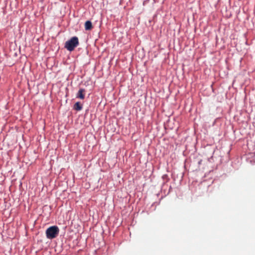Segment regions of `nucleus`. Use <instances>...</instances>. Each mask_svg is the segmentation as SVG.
Returning a JSON list of instances; mask_svg holds the SVG:
<instances>
[{
    "instance_id": "5",
    "label": "nucleus",
    "mask_w": 255,
    "mask_h": 255,
    "mask_svg": "<svg viewBox=\"0 0 255 255\" xmlns=\"http://www.w3.org/2000/svg\"><path fill=\"white\" fill-rule=\"evenodd\" d=\"M73 108L75 110L81 111L82 109V106L79 102H77L74 104Z\"/></svg>"
},
{
    "instance_id": "2",
    "label": "nucleus",
    "mask_w": 255,
    "mask_h": 255,
    "mask_svg": "<svg viewBox=\"0 0 255 255\" xmlns=\"http://www.w3.org/2000/svg\"><path fill=\"white\" fill-rule=\"evenodd\" d=\"M59 233V229L56 226L49 227L46 231V237L49 239H53L57 237Z\"/></svg>"
},
{
    "instance_id": "3",
    "label": "nucleus",
    "mask_w": 255,
    "mask_h": 255,
    "mask_svg": "<svg viewBox=\"0 0 255 255\" xmlns=\"http://www.w3.org/2000/svg\"><path fill=\"white\" fill-rule=\"evenodd\" d=\"M85 89L82 88L80 89L76 95V98L82 100L84 99L85 98Z\"/></svg>"
},
{
    "instance_id": "1",
    "label": "nucleus",
    "mask_w": 255,
    "mask_h": 255,
    "mask_svg": "<svg viewBox=\"0 0 255 255\" xmlns=\"http://www.w3.org/2000/svg\"><path fill=\"white\" fill-rule=\"evenodd\" d=\"M79 44V42L78 37L74 36L65 42L64 47L69 51H72Z\"/></svg>"
},
{
    "instance_id": "4",
    "label": "nucleus",
    "mask_w": 255,
    "mask_h": 255,
    "mask_svg": "<svg viewBox=\"0 0 255 255\" xmlns=\"http://www.w3.org/2000/svg\"><path fill=\"white\" fill-rule=\"evenodd\" d=\"M93 28L92 22L89 21H86L85 23V28L86 30H90Z\"/></svg>"
}]
</instances>
